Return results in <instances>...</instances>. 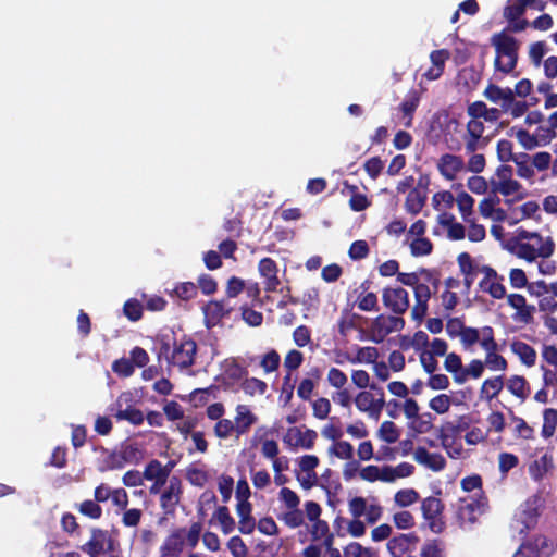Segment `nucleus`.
<instances>
[{
  "label": "nucleus",
  "mask_w": 557,
  "mask_h": 557,
  "mask_svg": "<svg viewBox=\"0 0 557 557\" xmlns=\"http://www.w3.org/2000/svg\"><path fill=\"white\" fill-rule=\"evenodd\" d=\"M422 275L419 270L416 272H399L397 274V281L405 286H409L413 288L414 294V305L411 309V318L417 322H422L424 317L428 313L429 309V300L432 297L431 287L420 282Z\"/></svg>",
  "instance_id": "obj_1"
},
{
  "label": "nucleus",
  "mask_w": 557,
  "mask_h": 557,
  "mask_svg": "<svg viewBox=\"0 0 557 557\" xmlns=\"http://www.w3.org/2000/svg\"><path fill=\"white\" fill-rule=\"evenodd\" d=\"M491 42L496 51L494 60L495 70L504 74L511 73L516 69L518 62V40L515 37L500 32L493 35Z\"/></svg>",
  "instance_id": "obj_2"
},
{
  "label": "nucleus",
  "mask_w": 557,
  "mask_h": 557,
  "mask_svg": "<svg viewBox=\"0 0 557 557\" xmlns=\"http://www.w3.org/2000/svg\"><path fill=\"white\" fill-rule=\"evenodd\" d=\"M196 354V342L184 336L178 342L174 341L172 349L170 343L162 339L159 350V358L163 356L169 364L177 366L181 369H186L194 364Z\"/></svg>",
  "instance_id": "obj_3"
},
{
  "label": "nucleus",
  "mask_w": 557,
  "mask_h": 557,
  "mask_svg": "<svg viewBox=\"0 0 557 557\" xmlns=\"http://www.w3.org/2000/svg\"><path fill=\"white\" fill-rule=\"evenodd\" d=\"M109 411L116 421H127L135 426L143 424L145 420L143 411L134 406V397L129 392L119 395Z\"/></svg>",
  "instance_id": "obj_4"
},
{
  "label": "nucleus",
  "mask_w": 557,
  "mask_h": 557,
  "mask_svg": "<svg viewBox=\"0 0 557 557\" xmlns=\"http://www.w3.org/2000/svg\"><path fill=\"white\" fill-rule=\"evenodd\" d=\"M405 327V320L400 315L379 314L371 323V341L379 344L384 338L396 331H401Z\"/></svg>",
  "instance_id": "obj_5"
},
{
  "label": "nucleus",
  "mask_w": 557,
  "mask_h": 557,
  "mask_svg": "<svg viewBox=\"0 0 557 557\" xmlns=\"http://www.w3.org/2000/svg\"><path fill=\"white\" fill-rule=\"evenodd\" d=\"M421 510L430 530L434 533H441L445 527L442 517L444 510L443 502L437 497L429 496L422 500Z\"/></svg>",
  "instance_id": "obj_6"
},
{
  "label": "nucleus",
  "mask_w": 557,
  "mask_h": 557,
  "mask_svg": "<svg viewBox=\"0 0 557 557\" xmlns=\"http://www.w3.org/2000/svg\"><path fill=\"white\" fill-rule=\"evenodd\" d=\"M384 307L396 315H403L409 309V294L403 287H385L382 292Z\"/></svg>",
  "instance_id": "obj_7"
},
{
  "label": "nucleus",
  "mask_w": 557,
  "mask_h": 557,
  "mask_svg": "<svg viewBox=\"0 0 557 557\" xmlns=\"http://www.w3.org/2000/svg\"><path fill=\"white\" fill-rule=\"evenodd\" d=\"M472 423L470 414L459 416L455 421H446L438 430L437 437L442 446L447 449L451 446L454 440L461 433L467 431Z\"/></svg>",
  "instance_id": "obj_8"
},
{
  "label": "nucleus",
  "mask_w": 557,
  "mask_h": 557,
  "mask_svg": "<svg viewBox=\"0 0 557 557\" xmlns=\"http://www.w3.org/2000/svg\"><path fill=\"white\" fill-rule=\"evenodd\" d=\"M318 438L314 430L306 429L302 431L298 426H290L283 436L284 444L295 450L297 448L311 449Z\"/></svg>",
  "instance_id": "obj_9"
},
{
  "label": "nucleus",
  "mask_w": 557,
  "mask_h": 557,
  "mask_svg": "<svg viewBox=\"0 0 557 557\" xmlns=\"http://www.w3.org/2000/svg\"><path fill=\"white\" fill-rule=\"evenodd\" d=\"M537 246L539 247L535 248L534 245L529 243H519L517 257L528 262H533L537 257L549 258L554 253L555 243L552 237H547L544 243Z\"/></svg>",
  "instance_id": "obj_10"
},
{
  "label": "nucleus",
  "mask_w": 557,
  "mask_h": 557,
  "mask_svg": "<svg viewBox=\"0 0 557 557\" xmlns=\"http://www.w3.org/2000/svg\"><path fill=\"white\" fill-rule=\"evenodd\" d=\"M258 272L264 280V290L267 293L276 292L277 287L281 285L276 261L269 257L262 258L258 263Z\"/></svg>",
  "instance_id": "obj_11"
},
{
  "label": "nucleus",
  "mask_w": 557,
  "mask_h": 557,
  "mask_svg": "<svg viewBox=\"0 0 557 557\" xmlns=\"http://www.w3.org/2000/svg\"><path fill=\"white\" fill-rule=\"evenodd\" d=\"M359 411L366 412L369 417L379 419L386 403L385 399L376 398L372 392L362 391L355 398Z\"/></svg>",
  "instance_id": "obj_12"
},
{
  "label": "nucleus",
  "mask_w": 557,
  "mask_h": 557,
  "mask_svg": "<svg viewBox=\"0 0 557 557\" xmlns=\"http://www.w3.org/2000/svg\"><path fill=\"white\" fill-rule=\"evenodd\" d=\"M233 308L227 307L224 300H210L202 307L205 325L212 329L221 323L223 318L228 317Z\"/></svg>",
  "instance_id": "obj_13"
},
{
  "label": "nucleus",
  "mask_w": 557,
  "mask_h": 557,
  "mask_svg": "<svg viewBox=\"0 0 557 557\" xmlns=\"http://www.w3.org/2000/svg\"><path fill=\"white\" fill-rule=\"evenodd\" d=\"M185 545V528L174 529L160 546V557H180Z\"/></svg>",
  "instance_id": "obj_14"
},
{
  "label": "nucleus",
  "mask_w": 557,
  "mask_h": 557,
  "mask_svg": "<svg viewBox=\"0 0 557 557\" xmlns=\"http://www.w3.org/2000/svg\"><path fill=\"white\" fill-rule=\"evenodd\" d=\"M182 494V481L173 475L169 479V484L160 496V505L165 512H173L180 503Z\"/></svg>",
  "instance_id": "obj_15"
},
{
  "label": "nucleus",
  "mask_w": 557,
  "mask_h": 557,
  "mask_svg": "<svg viewBox=\"0 0 557 557\" xmlns=\"http://www.w3.org/2000/svg\"><path fill=\"white\" fill-rule=\"evenodd\" d=\"M419 541L416 533L399 534L388 541L387 550L393 557H401L404 554L413 550Z\"/></svg>",
  "instance_id": "obj_16"
},
{
  "label": "nucleus",
  "mask_w": 557,
  "mask_h": 557,
  "mask_svg": "<svg viewBox=\"0 0 557 557\" xmlns=\"http://www.w3.org/2000/svg\"><path fill=\"white\" fill-rule=\"evenodd\" d=\"M463 168L465 162L460 156L445 153L438 159V172L444 178L448 181H454L457 174L461 172Z\"/></svg>",
  "instance_id": "obj_17"
},
{
  "label": "nucleus",
  "mask_w": 557,
  "mask_h": 557,
  "mask_svg": "<svg viewBox=\"0 0 557 557\" xmlns=\"http://www.w3.org/2000/svg\"><path fill=\"white\" fill-rule=\"evenodd\" d=\"M108 541V532L101 529H94L88 542L81 546V549L90 557H104V543Z\"/></svg>",
  "instance_id": "obj_18"
},
{
  "label": "nucleus",
  "mask_w": 557,
  "mask_h": 557,
  "mask_svg": "<svg viewBox=\"0 0 557 557\" xmlns=\"http://www.w3.org/2000/svg\"><path fill=\"white\" fill-rule=\"evenodd\" d=\"M554 469V459L552 455L544 454L533 460L528 466V472L535 482H541L544 476Z\"/></svg>",
  "instance_id": "obj_19"
},
{
  "label": "nucleus",
  "mask_w": 557,
  "mask_h": 557,
  "mask_svg": "<svg viewBox=\"0 0 557 557\" xmlns=\"http://www.w3.org/2000/svg\"><path fill=\"white\" fill-rule=\"evenodd\" d=\"M235 411L234 428H236L237 435H244L257 422L258 418L246 405H237Z\"/></svg>",
  "instance_id": "obj_20"
},
{
  "label": "nucleus",
  "mask_w": 557,
  "mask_h": 557,
  "mask_svg": "<svg viewBox=\"0 0 557 557\" xmlns=\"http://www.w3.org/2000/svg\"><path fill=\"white\" fill-rule=\"evenodd\" d=\"M236 511L239 517L238 530L242 534H251L256 528L255 518L251 516L252 505L250 502L238 503Z\"/></svg>",
  "instance_id": "obj_21"
},
{
  "label": "nucleus",
  "mask_w": 557,
  "mask_h": 557,
  "mask_svg": "<svg viewBox=\"0 0 557 557\" xmlns=\"http://www.w3.org/2000/svg\"><path fill=\"white\" fill-rule=\"evenodd\" d=\"M419 103H420L419 92L416 89H411L407 94L404 101L399 104V110L401 111L404 119H406V121L404 123L406 127L412 126L413 114H414L417 108L419 107Z\"/></svg>",
  "instance_id": "obj_22"
},
{
  "label": "nucleus",
  "mask_w": 557,
  "mask_h": 557,
  "mask_svg": "<svg viewBox=\"0 0 557 557\" xmlns=\"http://www.w3.org/2000/svg\"><path fill=\"white\" fill-rule=\"evenodd\" d=\"M510 348H511V351L516 356H518V358L524 366L531 368L535 364L536 351L531 345H529L522 341L515 339V341H512Z\"/></svg>",
  "instance_id": "obj_23"
},
{
  "label": "nucleus",
  "mask_w": 557,
  "mask_h": 557,
  "mask_svg": "<svg viewBox=\"0 0 557 557\" xmlns=\"http://www.w3.org/2000/svg\"><path fill=\"white\" fill-rule=\"evenodd\" d=\"M438 223L447 227V236L451 240H460L466 236V230L461 223L455 221V216L450 213H442L438 215Z\"/></svg>",
  "instance_id": "obj_24"
},
{
  "label": "nucleus",
  "mask_w": 557,
  "mask_h": 557,
  "mask_svg": "<svg viewBox=\"0 0 557 557\" xmlns=\"http://www.w3.org/2000/svg\"><path fill=\"white\" fill-rule=\"evenodd\" d=\"M369 287L370 282L368 280L361 283L360 288L362 289V293L357 297V306L361 311H377L379 300L376 294L373 292L364 293Z\"/></svg>",
  "instance_id": "obj_25"
},
{
  "label": "nucleus",
  "mask_w": 557,
  "mask_h": 557,
  "mask_svg": "<svg viewBox=\"0 0 557 557\" xmlns=\"http://www.w3.org/2000/svg\"><path fill=\"white\" fill-rule=\"evenodd\" d=\"M173 467L174 463L172 461L165 466H162L158 459H152L146 465L143 475L148 481L160 478H169Z\"/></svg>",
  "instance_id": "obj_26"
},
{
  "label": "nucleus",
  "mask_w": 557,
  "mask_h": 557,
  "mask_svg": "<svg viewBox=\"0 0 557 557\" xmlns=\"http://www.w3.org/2000/svg\"><path fill=\"white\" fill-rule=\"evenodd\" d=\"M426 198H428V196H426L425 190H422L418 187L412 188L408 193L406 200H405L406 211L413 215L418 214L424 207Z\"/></svg>",
  "instance_id": "obj_27"
},
{
  "label": "nucleus",
  "mask_w": 557,
  "mask_h": 557,
  "mask_svg": "<svg viewBox=\"0 0 557 557\" xmlns=\"http://www.w3.org/2000/svg\"><path fill=\"white\" fill-rule=\"evenodd\" d=\"M444 368L447 372L454 375V381L457 384L465 383V376L462 374L463 367L461 357L456 352H449L446 355V359L444 361Z\"/></svg>",
  "instance_id": "obj_28"
},
{
  "label": "nucleus",
  "mask_w": 557,
  "mask_h": 557,
  "mask_svg": "<svg viewBox=\"0 0 557 557\" xmlns=\"http://www.w3.org/2000/svg\"><path fill=\"white\" fill-rule=\"evenodd\" d=\"M507 389L517 398L525 400L530 394V385L522 375H512L507 381Z\"/></svg>",
  "instance_id": "obj_29"
},
{
  "label": "nucleus",
  "mask_w": 557,
  "mask_h": 557,
  "mask_svg": "<svg viewBox=\"0 0 557 557\" xmlns=\"http://www.w3.org/2000/svg\"><path fill=\"white\" fill-rule=\"evenodd\" d=\"M503 376L486 379L480 389V398L486 401L494 399L503 389Z\"/></svg>",
  "instance_id": "obj_30"
},
{
  "label": "nucleus",
  "mask_w": 557,
  "mask_h": 557,
  "mask_svg": "<svg viewBox=\"0 0 557 557\" xmlns=\"http://www.w3.org/2000/svg\"><path fill=\"white\" fill-rule=\"evenodd\" d=\"M213 517L220 523L221 530L224 534H230L234 531L236 523L226 506H219Z\"/></svg>",
  "instance_id": "obj_31"
},
{
  "label": "nucleus",
  "mask_w": 557,
  "mask_h": 557,
  "mask_svg": "<svg viewBox=\"0 0 557 557\" xmlns=\"http://www.w3.org/2000/svg\"><path fill=\"white\" fill-rule=\"evenodd\" d=\"M557 426V409L546 408L543 412L542 436L549 438L554 435Z\"/></svg>",
  "instance_id": "obj_32"
},
{
  "label": "nucleus",
  "mask_w": 557,
  "mask_h": 557,
  "mask_svg": "<svg viewBox=\"0 0 557 557\" xmlns=\"http://www.w3.org/2000/svg\"><path fill=\"white\" fill-rule=\"evenodd\" d=\"M379 357V350L375 347L368 346V347H360L358 348L357 355L355 357H350L349 355H346V359L351 363H360V362H368V363H374Z\"/></svg>",
  "instance_id": "obj_33"
},
{
  "label": "nucleus",
  "mask_w": 557,
  "mask_h": 557,
  "mask_svg": "<svg viewBox=\"0 0 557 557\" xmlns=\"http://www.w3.org/2000/svg\"><path fill=\"white\" fill-rule=\"evenodd\" d=\"M240 388L244 391L245 394L249 396H255L256 394L263 395L268 389V385L264 381L260 379L247 376L242 382Z\"/></svg>",
  "instance_id": "obj_34"
},
{
  "label": "nucleus",
  "mask_w": 557,
  "mask_h": 557,
  "mask_svg": "<svg viewBox=\"0 0 557 557\" xmlns=\"http://www.w3.org/2000/svg\"><path fill=\"white\" fill-rule=\"evenodd\" d=\"M377 434L380 438L386 442L387 444H393L397 442L400 435L397 425L392 421L382 422L377 431Z\"/></svg>",
  "instance_id": "obj_35"
},
{
  "label": "nucleus",
  "mask_w": 557,
  "mask_h": 557,
  "mask_svg": "<svg viewBox=\"0 0 557 557\" xmlns=\"http://www.w3.org/2000/svg\"><path fill=\"white\" fill-rule=\"evenodd\" d=\"M143 310V304L136 298L127 299L123 306L125 317L132 322H137L141 319Z\"/></svg>",
  "instance_id": "obj_36"
},
{
  "label": "nucleus",
  "mask_w": 557,
  "mask_h": 557,
  "mask_svg": "<svg viewBox=\"0 0 557 557\" xmlns=\"http://www.w3.org/2000/svg\"><path fill=\"white\" fill-rule=\"evenodd\" d=\"M457 206L462 219L466 222H470V215L473 212L474 199L466 191H461L457 195Z\"/></svg>",
  "instance_id": "obj_37"
},
{
  "label": "nucleus",
  "mask_w": 557,
  "mask_h": 557,
  "mask_svg": "<svg viewBox=\"0 0 557 557\" xmlns=\"http://www.w3.org/2000/svg\"><path fill=\"white\" fill-rule=\"evenodd\" d=\"M329 454L339 459L350 460L354 456V447L347 441H337L329 448Z\"/></svg>",
  "instance_id": "obj_38"
},
{
  "label": "nucleus",
  "mask_w": 557,
  "mask_h": 557,
  "mask_svg": "<svg viewBox=\"0 0 557 557\" xmlns=\"http://www.w3.org/2000/svg\"><path fill=\"white\" fill-rule=\"evenodd\" d=\"M497 350L498 346L491 349H486L485 362L491 370L504 371L507 369L508 363L507 360L502 355L497 354Z\"/></svg>",
  "instance_id": "obj_39"
},
{
  "label": "nucleus",
  "mask_w": 557,
  "mask_h": 557,
  "mask_svg": "<svg viewBox=\"0 0 557 557\" xmlns=\"http://www.w3.org/2000/svg\"><path fill=\"white\" fill-rule=\"evenodd\" d=\"M78 511L92 520H98L102 516V508L101 506L92 500V499H86L83 503L78 505Z\"/></svg>",
  "instance_id": "obj_40"
},
{
  "label": "nucleus",
  "mask_w": 557,
  "mask_h": 557,
  "mask_svg": "<svg viewBox=\"0 0 557 557\" xmlns=\"http://www.w3.org/2000/svg\"><path fill=\"white\" fill-rule=\"evenodd\" d=\"M225 374L233 381H244L248 376V370L239 364L236 359H232L225 366Z\"/></svg>",
  "instance_id": "obj_41"
},
{
  "label": "nucleus",
  "mask_w": 557,
  "mask_h": 557,
  "mask_svg": "<svg viewBox=\"0 0 557 557\" xmlns=\"http://www.w3.org/2000/svg\"><path fill=\"white\" fill-rule=\"evenodd\" d=\"M410 250L414 257L428 256L433 250V244L426 237H418L411 242Z\"/></svg>",
  "instance_id": "obj_42"
},
{
  "label": "nucleus",
  "mask_w": 557,
  "mask_h": 557,
  "mask_svg": "<svg viewBox=\"0 0 557 557\" xmlns=\"http://www.w3.org/2000/svg\"><path fill=\"white\" fill-rule=\"evenodd\" d=\"M288 528L296 529L304 524V512L299 508L289 509L287 512L278 516Z\"/></svg>",
  "instance_id": "obj_43"
},
{
  "label": "nucleus",
  "mask_w": 557,
  "mask_h": 557,
  "mask_svg": "<svg viewBox=\"0 0 557 557\" xmlns=\"http://www.w3.org/2000/svg\"><path fill=\"white\" fill-rule=\"evenodd\" d=\"M174 294L182 300L188 301L197 296V285L193 282L178 283L174 287Z\"/></svg>",
  "instance_id": "obj_44"
},
{
  "label": "nucleus",
  "mask_w": 557,
  "mask_h": 557,
  "mask_svg": "<svg viewBox=\"0 0 557 557\" xmlns=\"http://www.w3.org/2000/svg\"><path fill=\"white\" fill-rule=\"evenodd\" d=\"M360 318L361 317L357 313H349L347 310H344L338 320L339 334L346 336L348 331L356 327V321Z\"/></svg>",
  "instance_id": "obj_45"
},
{
  "label": "nucleus",
  "mask_w": 557,
  "mask_h": 557,
  "mask_svg": "<svg viewBox=\"0 0 557 557\" xmlns=\"http://www.w3.org/2000/svg\"><path fill=\"white\" fill-rule=\"evenodd\" d=\"M197 289L200 288L201 293L206 296L213 295L218 290V283L210 274L202 273L197 280Z\"/></svg>",
  "instance_id": "obj_46"
},
{
  "label": "nucleus",
  "mask_w": 557,
  "mask_h": 557,
  "mask_svg": "<svg viewBox=\"0 0 557 557\" xmlns=\"http://www.w3.org/2000/svg\"><path fill=\"white\" fill-rule=\"evenodd\" d=\"M395 503L400 507H408L419 499V494L413 488L399 490L395 494Z\"/></svg>",
  "instance_id": "obj_47"
},
{
  "label": "nucleus",
  "mask_w": 557,
  "mask_h": 557,
  "mask_svg": "<svg viewBox=\"0 0 557 557\" xmlns=\"http://www.w3.org/2000/svg\"><path fill=\"white\" fill-rule=\"evenodd\" d=\"M370 252L369 245L366 240H355L348 250V256L351 260H362L368 257Z\"/></svg>",
  "instance_id": "obj_48"
},
{
  "label": "nucleus",
  "mask_w": 557,
  "mask_h": 557,
  "mask_svg": "<svg viewBox=\"0 0 557 557\" xmlns=\"http://www.w3.org/2000/svg\"><path fill=\"white\" fill-rule=\"evenodd\" d=\"M463 139L465 149L468 154L475 153L478 149L485 148L490 141L488 137L470 136L468 134L465 135Z\"/></svg>",
  "instance_id": "obj_49"
},
{
  "label": "nucleus",
  "mask_w": 557,
  "mask_h": 557,
  "mask_svg": "<svg viewBox=\"0 0 557 557\" xmlns=\"http://www.w3.org/2000/svg\"><path fill=\"white\" fill-rule=\"evenodd\" d=\"M512 166L506 164L499 165L495 172L496 178L493 177L490 180L491 191L493 190L494 187L498 186V184H504V182L510 181L512 178Z\"/></svg>",
  "instance_id": "obj_50"
},
{
  "label": "nucleus",
  "mask_w": 557,
  "mask_h": 557,
  "mask_svg": "<svg viewBox=\"0 0 557 557\" xmlns=\"http://www.w3.org/2000/svg\"><path fill=\"white\" fill-rule=\"evenodd\" d=\"M186 478L191 485L198 486V487H203L209 480V474L207 471H205L202 469L188 468Z\"/></svg>",
  "instance_id": "obj_51"
},
{
  "label": "nucleus",
  "mask_w": 557,
  "mask_h": 557,
  "mask_svg": "<svg viewBox=\"0 0 557 557\" xmlns=\"http://www.w3.org/2000/svg\"><path fill=\"white\" fill-rule=\"evenodd\" d=\"M227 547L233 557H247L248 555V547L238 535H234L228 540Z\"/></svg>",
  "instance_id": "obj_52"
},
{
  "label": "nucleus",
  "mask_w": 557,
  "mask_h": 557,
  "mask_svg": "<svg viewBox=\"0 0 557 557\" xmlns=\"http://www.w3.org/2000/svg\"><path fill=\"white\" fill-rule=\"evenodd\" d=\"M246 288L245 281L235 275L231 276L226 282L225 294L228 298H235Z\"/></svg>",
  "instance_id": "obj_53"
},
{
  "label": "nucleus",
  "mask_w": 557,
  "mask_h": 557,
  "mask_svg": "<svg viewBox=\"0 0 557 557\" xmlns=\"http://www.w3.org/2000/svg\"><path fill=\"white\" fill-rule=\"evenodd\" d=\"M242 319L250 326H260L263 322V314L256 311L248 306L244 305L240 307Z\"/></svg>",
  "instance_id": "obj_54"
},
{
  "label": "nucleus",
  "mask_w": 557,
  "mask_h": 557,
  "mask_svg": "<svg viewBox=\"0 0 557 557\" xmlns=\"http://www.w3.org/2000/svg\"><path fill=\"white\" fill-rule=\"evenodd\" d=\"M319 466V458L315 455H305L299 460V468L307 472L309 478L317 480L314 469Z\"/></svg>",
  "instance_id": "obj_55"
},
{
  "label": "nucleus",
  "mask_w": 557,
  "mask_h": 557,
  "mask_svg": "<svg viewBox=\"0 0 557 557\" xmlns=\"http://www.w3.org/2000/svg\"><path fill=\"white\" fill-rule=\"evenodd\" d=\"M281 357L276 350H271L267 352L260 362V366L263 368V370L269 373L276 371L280 367Z\"/></svg>",
  "instance_id": "obj_56"
},
{
  "label": "nucleus",
  "mask_w": 557,
  "mask_h": 557,
  "mask_svg": "<svg viewBox=\"0 0 557 557\" xmlns=\"http://www.w3.org/2000/svg\"><path fill=\"white\" fill-rule=\"evenodd\" d=\"M429 406L436 413H446L450 408V397L446 394H440L430 400Z\"/></svg>",
  "instance_id": "obj_57"
},
{
  "label": "nucleus",
  "mask_w": 557,
  "mask_h": 557,
  "mask_svg": "<svg viewBox=\"0 0 557 557\" xmlns=\"http://www.w3.org/2000/svg\"><path fill=\"white\" fill-rule=\"evenodd\" d=\"M234 421L230 419H220L214 425V434L219 438H227L235 431Z\"/></svg>",
  "instance_id": "obj_58"
},
{
  "label": "nucleus",
  "mask_w": 557,
  "mask_h": 557,
  "mask_svg": "<svg viewBox=\"0 0 557 557\" xmlns=\"http://www.w3.org/2000/svg\"><path fill=\"white\" fill-rule=\"evenodd\" d=\"M363 168L372 180H376L384 169V163L380 157H372L364 162Z\"/></svg>",
  "instance_id": "obj_59"
},
{
  "label": "nucleus",
  "mask_w": 557,
  "mask_h": 557,
  "mask_svg": "<svg viewBox=\"0 0 557 557\" xmlns=\"http://www.w3.org/2000/svg\"><path fill=\"white\" fill-rule=\"evenodd\" d=\"M459 337L463 347L469 348L480 341V332L475 327L465 326Z\"/></svg>",
  "instance_id": "obj_60"
},
{
  "label": "nucleus",
  "mask_w": 557,
  "mask_h": 557,
  "mask_svg": "<svg viewBox=\"0 0 557 557\" xmlns=\"http://www.w3.org/2000/svg\"><path fill=\"white\" fill-rule=\"evenodd\" d=\"M512 143L507 139H500L496 146L497 158L502 162H508L513 159Z\"/></svg>",
  "instance_id": "obj_61"
},
{
  "label": "nucleus",
  "mask_w": 557,
  "mask_h": 557,
  "mask_svg": "<svg viewBox=\"0 0 557 557\" xmlns=\"http://www.w3.org/2000/svg\"><path fill=\"white\" fill-rule=\"evenodd\" d=\"M499 471L503 474L508 473L511 469L516 468L519 463V458L511 453H502L498 457Z\"/></svg>",
  "instance_id": "obj_62"
},
{
  "label": "nucleus",
  "mask_w": 557,
  "mask_h": 557,
  "mask_svg": "<svg viewBox=\"0 0 557 557\" xmlns=\"http://www.w3.org/2000/svg\"><path fill=\"white\" fill-rule=\"evenodd\" d=\"M312 409L315 418L324 420L331 411V403L327 398L320 397L313 401Z\"/></svg>",
  "instance_id": "obj_63"
},
{
  "label": "nucleus",
  "mask_w": 557,
  "mask_h": 557,
  "mask_svg": "<svg viewBox=\"0 0 557 557\" xmlns=\"http://www.w3.org/2000/svg\"><path fill=\"white\" fill-rule=\"evenodd\" d=\"M347 375L337 368H331L327 373V382L335 388H343L347 384Z\"/></svg>",
  "instance_id": "obj_64"
}]
</instances>
